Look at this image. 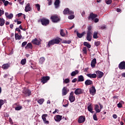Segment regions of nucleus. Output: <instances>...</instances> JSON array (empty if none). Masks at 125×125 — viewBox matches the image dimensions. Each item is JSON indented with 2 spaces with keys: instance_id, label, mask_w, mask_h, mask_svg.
Segmentation results:
<instances>
[{
  "instance_id": "obj_19",
  "label": "nucleus",
  "mask_w": 125,
  "mask_h": 125,
  "mask_svg": "<svg viewBox=\"0 0 125 125\" xmlns=\"http://www.w3.org/2000/svg\"><path fill=\"white\" fill-rule=\"evenodd\" d=\"M96 17H97V15L94 14H93V13H92L88 17V19L89 20H90V19H91L92 20H94L95 18H96Z\"/></svg>"
},
{
  "instance_id": "obj_44",
  "label": "nucleus",
  "mask_w": 125,
  "mask_h": 125,
  "mask_svg": "<svg viewBox=\"0 0 125 125\" xmlns=\"http://www.w3.org/2000/svg\"><path fill=\"white\" fill-rule=\"evenodd\" d=\"M63 83H70V79L67 78L64 80L63 79Z\"/></svg>"
},
{
  "instance_id": "obj_55",
  "label": "nucleus",
  "mask_w": 125,
  "mask_h": 125,
  "mask_svg": "<svg viewBox=\"0 0 125 125\" xmlns=\"http://www.w3.org/2000/svg\"><path fill=\"white\" fill-rule=\"evenodd\" d=\"M106 4H111L112 3V0H108L106 1Z\"/></svg>"
},
{
  "instance_id": "obj_41",
  "label": "nucleus",
  "mask_w": 125,
  "mask_h": 125,
  "mask_svg": "<svg viewBox=\"0 0 125 125\" xmlns=\"http://www.w3.org/2000/svg\"><path fill=\"white\" fill-rule=\"evenodd\" d=\"M71 42H72V41H71V40H68V41L64 40L63 41V43H67V44H70V43H71Z\"/></svg>"
},
{
  "instance_id": "obj_32",
  "label": "nucleus",
  "mask_w": 125,
  "mask_h": 125,
  "mask_svg": "<svg viewBox=\"0 0 125 125\" xmlns=\"http://www.w3.org/2000/svg\"><path fill=\"white\" fill-rule=\"evenodd\" d=\"M83 81H84V78L83 77V76L80 75L78 77V82H83Z\"/></svg>"
},
{
  "instance_id": "obj_7",
  "label": "nucleus",
  "mask_w": 125,
  "mask_h": 125,
  "mask_svg": "<svg viewBox=\"0 0 125 125\" xmlns=\"http://www.w3.org/2000/svg\"><path fill=\"white\" fill-rule=\"evenodd\" d=\"M50 80V77L49 76H43L41 79V83L44 84V83H46L48 81Z\"/></svg>"
},
{
  "instance_id": "obj_51",
  "label": "nucleus",
  "mask_w": 125,
  "mask_h": 125,
  "mask_svg": "<svg viewBox=\"0 0 125 125\" xmlns=\"http://www.w3.org/2000/svg\"><path fill=\"white\" fill-rule=\"evenodd\" d=\"M27 45V42H24L21 44V47H24L25 45Z\"/></svg>"
},
{
  "instance_id": "obj_31",
  "label": "nucleus",
  "mask_w": 125,
  "mask_h": 125,
  "mask_svg": "<svg viewBox=\"0 0 125 125\" xmlns=\"http://www.w3.org/2000/svg\"><path fill=\"white\" fill-rule=\"evenodd\" d=\"M87 109L89 112H90V113H93V111H92V110H93V108L92 107V105H91V104L87 106Z\"/></svg>"
},
{
  "instance_id": "obj_60",
  "label": "nucleus",
  "mask_w": 125,
  "mask_h": 125,
  "mask_svg": "<svg viewBox=\"0 0 125 125\" xmlns=\"http://www.w3.org/2000/svg\"><path fill=\"white\" fill-rule=\"evenodd\" d=\"M99 105L100 106V108L101 110V109H103V105L102 104H101L99 103Z\"/></svg>"
},
{
  "instance_id": "obj_48",
  "label": "nucleus",
  "mask_w": 125,
  "mask_h": 125,
  "mask_svg": "<svg viewBox=\"0 0 125 125\" xmlns=\"http://www.w3.org/2000/svg\"><path fill=\"white\" fill-rule=\"evenodd\" d=\"M101 44V42L99 41L95 42V45H96V46H99V45H100Z\"/></svg>"
},
{
  "instance_id": "obj_10",
  "label": "nucleus",
  "mask_w": 125,
  "mask_h": 125,
  "mask_svg": "<svg viewBox=\"0 0 125 125\" xmlns=\"http://www.w3.org/2000/svg\"><path fill=\"white\" fill-rule=\"evenodd\" d=\"M118 67L119 70H125V61L121 62L119 63Z\"/></svg>"
},
{
  "instance_id": "obj_62",
  "label": "nucleus",
  "mask_w": 125,
  "mask_h": 125,
  "mask_svg": "<svg viewBox=\"0 0 125 125\" xmlns=\"http://www.w3.org/2000/svg\"><path fill=\"white\" fill-rule=\"evenodd\" d=\"M14 27V25H13V24H11L10 25V29H13V27Z\"/></svg>"
},
{
  "instance_id": "obj_29",
  "label": "nucleus",
  "mask_w": 125,
  "mask_h": 125,
  "mask_svg": "<svg viewBox=\"0 0 125 125\" xmlns=\"http://www.w3.org/2000/svg\"><path fill=\"white\" fill-rule=\"evenodd\" d=\"M95 110L97 113H100L101 112V110L99 109V105L98 104L95 105Z\"/></svg>"
},
{
  "instance_id": "obj_34",
  "label": "nucleus",
  "mask_w": 125,
  "mask_h": 125,
  "mask_svg": "<svg viewBox=\"0 0 125 125\" xmlns=\"http://www.w3.org/2000/svg\"><path fill=\"white\" fill-rule=\"evenodd\" d=\"M83 45H84V46H86L88 48H90V47H91V45L87 42H84Z\"/></svg>"
},
{
  "instance_id": "obj_17",
  "label": "nucleus",
  "mask_w": 125,
  "mask_h": 125,
  "mask_svg": "<svg viewBox=\"0 0 125 125\" xmlns=\"http://www.w3.org/2000/svg\"><path fill=\"white\" fill-rule=\"evenodd\" d=\"M54 120L56 122H59L62 120V116L57 115L54 117Z\"/></svg>"
},
{
  "instance_id": "obj_20",
  "label": "nucleus",
  "mask_w": 125,
  "mask_h": 125,
  "mask_svg": "<svg viewBox=\"0 0 125 125\" xmlns=\"http://www.w3.org/2000/svg\"><path fill=\"white\" fill-rule=\"evenodd\" d=\"M76 34L78 38H79V39H82V38H83V37L84 35H85V32H83L82 33H79V32L77 31Z\"/></svg>"
},
{
  "instance_id": "obj_12",
  "label": "nucleus",
  "mask_w": 125,
  "mask_h": 125,
  "mask_svg": "<svg viewBox=\"0 0 125 125\" xmlns=\"http://www.w3.org/2000/svg\"><path fill=\"white\" fill-rule=\"evenodd\" d=\"M75 94L76 95H79L80 94H82V93H83V90L81 88H77L76 89L75 92H74Z\"/></svg>"
},
{
  "instance_id": "obj_15",
  "label": "nucleus",
  "mask_w": 125,
  "mask_h": 125,
  "mask_svg": "<svg viewBox=\"0 0 125 125\" xmlns=\"http://www.w3.org/2000/svg\"><path fill=\"white\" fill-rule=\"evenodd\" d=\"M75 96H74V92H71L70 94L69 100L70 101L71 103L75 101Z\"/></svg>"
},
{
  "instance_id": "obj_24",
  "label": "nucleus",
  "mask_w": 125,
  "mask_h": 125,
  "mask_svg": "<svg viewBox=\"0 0 125 125\" xmlns=\"http://www.w3.org/2000/svg\"><path fill=\"white\" fill-rule=\"evenodd\" d=\"M93 84V82H92V81L90 80H87L85 81V85H91V84Z\"/></svg>"
},
{
  "instance_id": "obj_59",
  "label": "nucleus",
  "mask_w": 125,
  "mask_h": 125,
  "mask_svg": "<svg viewBox=\"0 0 125 125\" xmlns=\"http://www.w3.org/2000/svg\"><path fill=\"white\" fill-rule=\"evenodd\" d=\"M112 117L113 119H117L118 118V116L116 114H113Z\"/></svg>"
},
{
  "instance_id": "obj_43",
  "label": "nucleus",
  "mask_w": 125,
  "mask_h": 125,
  "mask_svg": "<svg viewBox=\"0 0 125 125\" xmlns=\"http://www.w3.org/2000/svg\"><path fill=\"white\" fill-rule=\"evenodd\" d=\"M106 28H107V27L106 26V25H105V24H103V25H101V26H100V29H101V30H105V29H106Z\"/></svg>"
},
{
  "instance_id": "obj_64",
  "label": "nucleus",
  "mask_w": 125,
  "mask_h": 125,
  "mask_svg": "<svg viewBox=\"0 0 125 125\" xmlns=\"http://www.w3.org/2000/svg\"><path fill=\"white\" fill-rule=\"evenodd\" d=\"M122 77L125 78V72L122 74Z\"/></svg>"
},
{
  "instance_id": "obj_13",
  "label": "nucleus",
  "mask_w": 125,
  "mask_h": 125,
  "mask_svg": "<svg viewBox=\"0 0 125 125\" xmlns=\"http://www.w3.org/2000/svg\"><path fill=\"white\" fill-rule=\"evenodd\" d=\"M96 74L98 79H101L104 76V73L99 70L96 71Z\"/></svg>"
},
{
  "instance_id": "obj_56",
  "label": "nucleus",
  "mask_w": 125,
  "mask_h": 125,
  "mask_svg": "<svg viewBox=\"0 0 125 125\" xmlns=\"http://www.w3.org/2000/svg\"><path fill=\"white\" fill-rule=\"evenodd\" d=\"M93 21L95 22V23H97L98 22H99V19L96 18L94 19V20H93Z\"/></svg>"
},
{
  "instance_id": "obj_6",
  "label": "nucleus",
  "mask_w": 125,
  "mask_h": 125,
  "mask_svg": "<svg viewBox=\"0 0 125 125\" xmlns=\"http://www.w3.org/2000/svg\"><path fill=\"white\" fill-rule=\"evenodd\" d=\"M73 14L74 12L70 10V9H69V8H65L63 11V14H64V15H67V14H68V15H71V14Z\"/></svg>"
},
{
  "instance_id": "obj_37",
  "label": "nucleus",
  "mask_w": 125,
  "mask_h": 125,
  "mask_svg": "<svg viewBox=\"0 0 125 125\" xmlns=\"http://www.w3.org/2000/svg\"><path fill=\"white\" fill-rule=\"evenodd\" d=\"M4 23H5L4 19H3V18H2L1 21H0V26H3V25H4Z\"/></svg>"
},
{
  "instance_id": "obj_27",
  "label": "nucleus",
  "mask_w": 125,
  "mask_h": 125,
  "mask_svg": "<svg viewBox=\"0 0 125 125\" xmlns=\"http://www.w3.org/2000/svg\"><path fill=\"white\" fill-rule=\"evenodd\" d=\"M15 38L16 41L18 40H20L21 39H22V35L20 36L19 34H18V33H15Z\"/></svg>"
},
{
  "instance_id": "obj_33",
  "label": "nucleus",
  "mask_w": 125,
  "mask_h": 125,
  "mask_svg": "<svg viewBox=\"0 0 125 125\" xmlns=\"http://www.w3.org/2000/svg\"><path fill=\"white\" fill-rule=\"evenodd\" d=\"M93 39H98V32L95 31L93 33Z\"/></svg>"
},
{
  "instance_id": "obj_21",
  "label": "nucleus",
  "mask_w": 125,
  "mask_h": 125,
  "mask_svg": "<svg viewBox=\"0 0 125 125\" xmlns=\"http://www.w3.org/2000/svg\"><path fill=\"white\" fill-rule=\"evenodd\" d=\"M9 67H10V63H4L2 65V68L3 69V70H7V69H8V68H9Z\"/></svg>"
},
{
  "instance_id": "obj_11",
  "label": "nucleus",
  "mask_w": 125,
  "mask_h": 125,
  "mask_svg": "<svg viewBox=\"0 0 125 125\" xmlns=\"http://www.w3.org/2000/svg\"><path fill=\"white\" fill-rule=\"evenodd\" d=\"M68 92H69V89L66 86L63 87L62 89V95L65 96V95H67Z\"/></svg>"
},
{
  "instance_id": "obj_14",
  "label": "nucleus",
  "mask_w": 125,
  "mask_h": 125,
  "mask_svg": "<svg viewBox=\"0 0 125 125\" xmlns=\"http://www.w3.org/2000/svg\"><path fill=\"white\" fill-rule=\"evenodd\" d=\"M41 42H42V40H39L37 38H35L32 41V43H33V44H36V45H40L41 43Z\"/></svg>"
},
{
  "instance_id": "obj_5",
  "label": "nucleus",
  "mask_w": 125,
  "mask_h": 125,
  "mask_svg": "<svg viewBox=\"0 0 125 125\" xmlns=\"http://www.w3.org/2000/svg\"><path fill=\"white\" fill-rule=\"evenodd\" d=\"M41 22L43 26H47V25L49 24V20H47L45 18L42 19Z\"/></svg>"
},
{
  "instance_id": "obj_18",
  "label": "nucleus",
  "mask_w": 125,
  "mask_h": 125,
  "mask_svg": "<svg viewBox=\"0 0 125 125\" xmlns=\"http://www.w3.org/2000/svg\"><path fill=\"white\" fill-rule=\"evenodd\" d=\"M87 77H88V78H90V79H95L97 77V75L96 74H91V73H88L86 74Z\"/></svg>"
},
{
  "instance_id": "obj_22",
  "label": "nucleus",
  "mask_w": 125,
  "mask_h": 125,
  "mask_svg": "<svg viewBox=\"0 0 125 125\" xmlns=\"http://www.w3.org/2000/svg\"><path fill=\"white\" fill-rule=\"evenodd\" d=\"M54 4L56 8H58L60 6V0H56Z\"/></svg>"
},
{
  "instance_id": "obj_9",
  "label": "nucleus",
  "mask_w": 125,
  "mask_h": 125,
  "mask_svg": "<svg viewBox=\"0 0 125 125\" xmlns=\"http://www.w3.org/2000/svg\"><path fill=\"white\" fill-rule=\"evenodd\" d=\"M85 122V116H81L79 117L78 122L79 124H83Z\"/></svg>"
},
{
  "instance_id": "obj_28",
  "label": "nucleus",
  "mask_w": 125,
  "mask_h": 125,
  "mask_svg": "<svg viewBox=\"0 0 125 125\" xmlns=\"http://www.w3.org/2000/svg\"><path fill=\"white\" fill-rule=\"evenodd\" d=\"M5 102H6V100L0 99V110L1 109V107H2V105H3Z\"/></svg>"
},
{
  "instance_id": "obj_42",
  "label": "nucleus",
  "mask_w": 125,
  "mask_h": 125,
  "mask_svg": "<svg viewBox=\"0 0 125 125\" xmlns=\"http://www.w3.org/2000/svg\"><path fill=\"white\" fill-rule=\"evenodd\" d=\"M21 65H25V64H26V59H22L21 61Z\"/></svg>"
},
{
  "instance_id": "obj_46",
  "label": "nucleus",
  "mask_w": 125,
  "mask_h": 125,
  "mask_svg": "<svg viewBox=\"0 0 125 125\" xmlns=\"http://www.w3.org/2000/svg\"><path fill=\"white\" fill-rule=\"evenodd\" d=\"M68 19H70V20H72V19H74L75 18V16L71 15L68 17Z\"/></svg>"
},
{
  "instance_id": "obj_4",
  "label": "nucleus",
  "mask_w": 125,
  "mask_h": 125,
  "mask_svg": "<svg viewBox=\"0 0 125 125\" xmlns=\"http://www.w3.org/2000/svg\"><path fill=\"white\" fill-rule=\"evenodd\" d=\"M22 93H23L25 96H30L32 93V92L29 89L24 88L22 90Z\"/></svg>"
},
{
  "instance_id": "obj_49",
  "label": "nucleus",
  "mask_w": 125,
  "mask_h": 125,
  "mask_svg": "<svg viewBox=\"0 0 125 125\" xmlns=\"http://www.w3.org/2000/svg\"><path fill=\"white\" fill-rule=\"evenodd\" d=\"M4 14V10L0 9V17Z\"/></svg>"
},
{
  "instance_id": "obj_47",
  "label": "nucleus",
  "mask_w": 125,
  "mask_h": 125,
  "mask_svg": "<svg viewBox=\"0 0 125 125\" xmlns=\"http://www.w3.org/2000/svg\"><path fill=\"white\" fill-rule=\"evenodd\" d=\"M13 18V14H10L8 16V17H7V18H8V19H12V18Z\"/></svg>"
},
{
  "instance_id": "obj_63",
  "label": "nucleus",
  "mask_w": 125,
  "mask_h": 125,
  "mask_svg": "<svg viewBox=\"0 0 125 125\" xmlns=\"http://www.w3.org/2000/svg\"><path fill=\"white\" fill-rule=\"evenodd\" d=\"M20 4H21V5H23V4H24V1H19V2Z\"/></svg>"
},
{
  "instance_id": "obj_8",
  "label": "nucleus",
  "mask_w": 125,
  "mask_h": 125,
  "mask_svg": "<svg viewBox=\"0 0 125 125\" xmlns=\"http://www.w3.org/2000/svg\"><path fill=\"white\" fill-rule=\"evenodd\" d=\"M89 93L91 94V95H92V96L96 94V89H95V87L94 86H92V87L90 88Z\"/></svg>"
},
{
  "instance_id": "obj_2",
  "label": "nucleus",
  "mask_w": 125,
  "mask_h": 125,
  "mask_svg": "<svg viewBox=\"0 0 125 125\" xmlns=\"http://www.w3.org/2000/svg\"><path fill=\"white\" fill-rule=\"evenodd\" d=\"M92 27L91 26H88L87 31L86 40L88 42H91L92 40Z\"/></svg>"
},
{
  "instance_id": "obj_23",
  "label": "nucleus",
  "mask_w": 125,
  "mask_h": 125,
  "mask_svg": "<svg viewBox=\"0 0 125 125\" xmlns=\"http://www.w3.org/2000/svg\"><path fill=\"white\" fill-rule=\"evenodd\" d=\"M25 12H29V11H31V7H30V3H27L25 6Z\"/></svg>"
},
{
  "instance_id": "obj_25",
  "label": "nucleus",
  "mask_w": 125,
  "mask_h": 125,
  "mask_svg": "<svg viewBox=\"0 0 125 125\" xmlns=\"http://www.w3.org/2000/svg\"><path fill=\"white\" fill-rule=\"evenodd\" d=\"M25 49H33V45L32 43H28L25 47Z\"/></svg>"
},
{
  "instance_id": "obj_39",
  "label": "nucleus",
  "mask_w": 125,
  "mask_h": 125,
  "mask_svg": "<svg viewBox=\"0 0 125 125\" xmlns=\"http://www.w3.org/2000/svg\"><path fill=\"white\" fill-rule=\"evenodd\" d=\"M35 6H36V8L37 9L38 11H41V5H40V4H35Z\"/></svg>"
},
{
  "instance_id": "obj_61",
  "label": "nucleus",
  "mask_w": 125,
  "mask_h": 125,
  "mask_svg": "<svg viewBox=\"0 0 125 125\" xmlns=\"http://www.w3.org/2000/svg\"><path fill=\"white\" fill-rule=\"evenodd\" d=\"M9 122L10 124H13V122H12V119L11 118H9Z\"/></svg>"
},
{
  "instance_id": "obj_58",
  "label": "nucleus",
  "mask_w": 125,
  "mask_h": 125,
  "mask_svg": "<svg viewBox=\"0 0 125 125\" xmlns=\"http://www.w3.org/2000/svg\"><path fill=\"white\" fill-rule=\"evenodd\" d=\"M77 81H78V79H77V78H74L71 82L72 83H77Z\"/></svg>"
},
{
  "instance_id": "obj_16",
  "label": "nucleus",
  "mask_w": 125,
  "mask_h": 125,
  "mask_svg": "<svg viewBox=\"0 0 125 125\" xmlns=\"http://www.w3.org/2000/svg\"><path fill=\"white\" fill-rule=\"evenodd\" d=\"M47 117V114H43L42 115V120H43V122L46 124L48 125L49 124V121L46 120V117Z\"/></svg>"
},
{
  "instance_id": "obj_50",
  "label": "nucleus",
  "mask_w": 125,
  "mask_h": 125,
  "mask_svg": "<svg viewBox=\"0 0 125 125\" xmlns=\"http://www.w3.org/2000/svg\"><path fill=\"white\" fill-rule=\"evenodd\" d=\"M48 1V5H51L52 4V0H47Z\"/></svg>"
},
{
  "instance_id": "obj_40",
  "label": "nucleus",
  "mask_w": 125,
  "mask_h": 125,
  "mask_svg": "<svg viewBox=\"0 0 125 125\" xmlns=\"http://www.w3.org/2000/svg\"><path fill=\"white\" fill-rule=\"evenodd\" d=\"M83 51L84 54H87V50L86 47H84L83 48Z\"/></svg>"
},
{
  "instance_id": "obj_38",
  "label": "nucleus",
  "mask_w": 125,
  "mask_h": 125,
  "mask_svg": "<svg viewBox=\"0 0 125 125\" xmlns=\"http://www.w3.org/2000/svg\"><path fill=\"white\" fill-rule=\"evenodd\" d=\"M44 100L43 99H41L38 101V103L42 105L43 103Z\"/></svg>"
},
{
  "instance_id": "obj_30",
  "label": "nucleus",
  "mask_w": 125,
  "mask_h": 125,
  "mask_svg": "<svg viewBox=\"0 0 125 125\" xmlns=\"http://www.w3.org/2000/svg\"><path fill=\"white\" fill-rule=\"evenodd\" d=\"M78 74H79V70H75V71H73L71 73V76H72V77H75V76H76V75H78Z\"/></svg>"
},
{
  "instance_id": "obj_54",
  "label": "nucleus",
  "mask_w": 125,
  "mask_h": 125,
  "mask_svg": "<svg viewBox=\"0 0 125 125\" xmlns=\"http://www.w3.org/2000/svg\"><path fill=\"white\" fill-rule=\"evenodd\" d=\"M117 107H118V108H122L123 107V104L122 103H119L117 104Z\"/></svg>"
},
{
  "instance_id": "obj_36",
  "label": "nucleus",
  "mask_w": 125,
  "mask_h": 125,
  "mask_svg": "<svg viewBox=\"0 0 125 125\" xmlns=\"http://www.w3.org/2000/svg\"><path fill=\"white\" fill-rule=\"evenodd\" d=\"M60 35L62 37H65L66 36V34L64 33L63 29H61Z\"/></svg>"
},
{
  "instance_id": "obj_45",
  "label": "nucleus",
  "mask_w": 125,
  "mask_h": 125,
  "mask_svg": "<svg viewBox=\"0 0 125 125\" xmlns=\"http://www.w3.org/2000/svg\"><path fill=\"white\" fill-rule=\"evenodd\" d=\"M15 109L16 111H19V110H21V109H22V106H17L15 107Z\"/></svg>"
},
{
  "instance_id": "obj_35",
  "label": "nucleus",
  "mask_w": 125,
  "mask_h": 125,
  "mask_svg": "<svg viewBox=\"0 0 125 125\" xmlns=\"http://www.w3.org/2000/svg\"><path fill=\"white\" fill-rule=\"evenodd\" d=\"M44 61H45V59L44 58V57H42L40 59L39 62L40 63H41V64H42V62H44Z\"/></svg>"
},
{
  "instance_id": "obj_3",
  "label": "nucleus",
  "mask_w": 125,
  "mask_h": 125,
  "mask_svg": "<svg viewBox=\"0 0 125 125\" xmlns=\"http://www.w3.org/2000/svg\"><path fill=\"white\" fill-rule=\"evenodd\" d=\"M50 18L53 23H58L60 21V18L56 15L52 16Z\"/></svg>"
},
{
  "instance_id": "obj_52",
  "label": "nucleus",
  "mask_w": 125,
  "mask_h": 125,
  "mask_svg": "<svg viewBox=\"0 0 125 125\" xmlns=\"http://www.w3.org/2000/svg\"><path fill=\"white\" fill-rule=\"evenodd\" d=\"M8 4H9V2H8V1L7 0H6L4 2V5L5 6H7V5H8Z\"/></svg>"
},
{
  "instance_id": "obj_26",
  "label": "nucleus",
  "mask_w": 125,
  "mask_h": 125,
  "mask_svg": "<svg viewBox=\"0 0 125 125\" xmlns=\"http://www.w3.org/2000/svg\"><path fill=\"white\" fill-rule=\"evenodd\" d=\"M96 64V59L94 58L92 60L91 62V65L92 68H94L95 67V64Z\"/></svg>"
},
{
  "instance_id": "obj_53",
  "label": "nucleus",
  "mask_w": 125,
  "mask_h": 125,
  "mask_svg": "<svg viewBox=\"0 0 125 125\" xmlns=\"http://www.w3.org/2000/svg\"><path fill=\"white\" fill-rule=\"evenodd\" d=\"M93 119L94 120V121H98V119H97V116H96V114H94Z\"/></svg>"
},
{
  "instance_id": "obj_1",
  "label": "nucleus",
  "mask_w": 125,
  "mask_h": 125,
  "mask_svg": "<svg viewBox=\"0 0 125 125\" xmlns=\"http://www.w3.org/2000/svg\"><path fill=\"white\" fill-rule=\"evenodd\" d=\"M61 42H62V39L60 38H57L51 40L48 42V47H50L51 45H54V44H59Z\"/></svg>"
},
{
  "instance_id": "obj_57",
  "label": "nucleus",
  "mask_w": 125,
  "mask_h": 125,
  "mask_svg": "<svg viewBox=\"0 0 125 125\" xmlns=\"http://www.w3.org/2000/svg\"><path fill=\"white\" fill-rule=\"evenodd\" d=\"M15 31H17L18 32H19V34H21V30L18 27L16 28L15 29Z\"/></svg>"
}]
</instances>
